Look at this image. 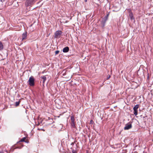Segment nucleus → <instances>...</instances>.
I'll use <instances>...</instances> for the list:
<instances>
[{
	"label": "nucleus",
	"mask_w": 153,
	"mask_h": 153,
	"mask_svg": "<svg viewBox=\"0 0 153 153\" xmlns=\"http://www.w3.org/2000/svg\"><path fill=\"white\" fill-rule=\"evenodd\" d=\"M34 78L32 77H30L29 78V80L28 81V82L29 85L31 86H33L34 85Z\"/></svg>",
	"instance_id": "f257e3e1"
},
{
	"label": "nucleus",
	"mask_w": 153,
	"mask_h": 153,
	"mask_svg": "<svg viewBox=\"0 0 153 153\" xmlns=\"http://www.w3.org/2000/svg\"><path fill=\"white\" fill-rule=\"evenodd\" d=\"M62 33V32L60 30H58L56 31L54 33L55 36L54 37L55 38H59L61 34Z\"/></svg>",
	"instance_id": "f03ea898"
},
{
	"label": "nucleus",
	"mask_w": 153,
	"mask_h": 153,
	"mask_svg": "<svg viewBox=\"0 0 153 153\" xmlns=\"http://www.w3.org/2000/svg\"><path fill=\"white\" fill-rule=\"evenodd\" d=\"M33 0H27L25 2V5L27 7L32 5L34 2Z\"/></svg>",
	"instance_id": "7ed1b4c3"
},
{
	"label": "nucleus",
	"mask_w": 153,
	"mask_h": 153,
	"mask_svg": "<svg viewBox=\"0 0 153 153\" xmlns=\"http://www.w3.org/2000/svg\"><path fill=\"white\" fill-rule=\"evenodd\" d=\"M74 120L75 119L74 116L73 115L71 116V126L73 128H74L75 127Z\"/></svg>",
	"instance_id": "20e7f679"
},
{
	"label": "nucleus",
	"mask_w": 153,
	"mask_h": 153,
	"mask_svg": "<svg viewBox=\"0 0 153 153\" xmlns=\"http://www.w3.org/2000/svg\"><path fill=\"white\" fill-rule=\"evenodd\" d=\"M131 128V124H127L125 127L124 128V129L125 130H128Z\"/></svg>",
	"instance_id": "39448f33"
},
{
	"label": "nucleus",
	"mask_w": 153,
	"mask_h": 153,
	"mask_svg": "<svg viewBox=\"0 0 153 153\" xmlns=\"http://www.w3.org/2000/svg\"><path fill=\"white\" fill-rule=\"evenodd\" d=\"M128 11L129 12V17H130L131 19L133 20L134 19L133 14L131 12V10L130 9L128 10Z\"/></svg>",
	"instance_id": "423d86ee"
},
{
	"label": "nucleus",
	"mask_w": 153,
	"mask_h": 153,
	"mask_svg": "<svg viewBox=\"0 0 153 153\" xmlns=\"http://www.w3.org/2000/svg\"><path fill=\"white\" fill-rule=\"evenodd\" d=\"M69 48L68 47L64 48L63 49V52L64 53H66L68 51Z\"/></svg>",
	"instance_id": "0eeeda50"
},
{
	"label": "nucleus",
	"mask_w": 153,
	"mask_h": 153,
	"mask_svg": "<svg viewBox=\"0 0 153 153\" xmlns=\"http://www.w3.org/2000/svg\"><path fill=\"white\" fill-rule=\"evenodd\" d=\"M107 20V18L103 19L101 21V24L103 27H104L106 21Z\"/></svg>",
	"instance_id": "6e6552de"
},
{
	"label": "nucleus",
	"mask_w": 153,
	"mask_h": 153,
	"mask_svg": "<svg viewBox=\"0 0 153 153\" xmlns=\"http://www.w3.org/2000/svg\"><path fill=\"white\" fill-rule=\"evenodd\" d=\"M27 36V33L26 32L23 33V34L22 35V40H23L25 39L26 38Z\"/></svg>",
	"instance_id": "1a4fd4ad"
},
{
	"label": "nucleus",
	"mask_w": 153,
	"mask_h": 153,
	"mask_svg": "<svg viewBox=\"0 0 153 153\" xmlns=\"http://www.w3.org/2000/svg\"><path fill=\"white\" fill-rule=\"evenodd\" d=\"M41 78L43 79V84H44L46 78V76H42Z\"/></svg>",
	"instance_id": "9d476101"
},
{
	"label": "nucleus",
	"mask_w": 153,
	"mask_h": 153,
	"mask_svg": "<svg viewBox=\"0 0 153 153\" xmlns=\"http://www.w3.org/2000/svg\"><path fill=\"white\" fill-rule=\"evenodd\" d=\"M3 44L1 42H0V51L3 50Z\"/></svg>",
	"instance_id": "9b49d317"
},
{
	"label": "nucleus",
	"mask_w": 153,
	"mask_h": 153,
	"mask_svg": "<svg viewBox=\"0 0 153 153\" xmlns=\"http://www.w3.org/2000/svg\"><path fill=\"white\" fill-rule=\"evenodd\" d=\"M26 139V138L25 137H24L22 138L19 141L21 142H25L26 143H27L28 142L27 141H25V140Z\"/></svg>",
	"instance_id": "f8f14e48"
},
{
	"label": "nucleus",
	"mask_w": 153,
	"mask_h": 153,
	"mask_svg": "<svg viewBox=\"0 0 153 153\" xmlns=\"http://www.w3.org/2000/svg\"><path fill=\"white\" fill-rule=\"evenodd\" d=\"M0 153H9L6 150H2L0 151Z\"/></svg>",
	"instance_id": "ddd939ff"
},
{
	"label": "nucleus",
	"mask_w": 153,
	"mask_h": 153,
	"mask_svg": "<svg viewBox=\"0 0 153 153\" xmlns=\"http://www.w3.org/2000/svg\"><path fill=\"white\" fill-rule=\"evenodd\" d=\"M139 106V105L137 104L134 106V110H137V109L138 108Z\"/></svg>",
	"instance_id": "4468645a"
},
{
	"label": "nucleus",
	"mask_w": 153,
	"mask_h": 153,
	"mask_svg": "<svg viewBox=\"0 0 153 153\" xmlns=\"http://www.w3.org/2000/svg\"><path fill=\"white\" fill-rule=\"evenodd\" d=\"M137 111L136 110H134V115H137Z\"/></svg>",
	"instance_id": "2eb2a0df"
},
{
	"label": "nucleus",
	"mask_w": 153,
	"mask_h": 153,
	"mask_svg": "<svg viewBox=\"0 0 153 153\" xmlns=\"http://www.w3.org/2000/svg\"><path fill=\"white\" fill-rule=\"evenodd\" d=\"M19 103H20V102L19 101L16 102V106L18 105H19Z\"/></svg>",
	"instance_id": "dca6fc26"
},
{
	"label": "nucleus",
	"mask_w": 153,
	"mask_h": 153,
	"mask_svg": "<svg viewBox=\"0 0 153 153\" xmlns=\"http://www.w3.org/2000/svg\"><path fill=\"white\" fill-rule=\"evenodd\" d=\"M59 51H55V54H57L59 53Z\"/></svg>",
	"instance_id": "f3484780"
},
{
	"label": "nucleus",
	"mask_w": 153,
	"mask_h": 153,
	"mask_svg": "<svg viewBox=\"0 0 153 153\" xmlns=\"http://www.w3.org/2000/svg\"><path fill=\"white\" fill-rule=\"evenodd\" d=\"M110 77V76H109L107 78V79H108Z\"/></svg>",
	"instance_id": "a211bd4d"
},
{
	"label": "nucleus",
	"mask_w": 153,
	"mask_h": 153,
	"mask_svg": "<svg viewBox=\"0 0 153 153\" xmlns=\"http://www.w3.org/2000/svg\"><path fill=\"white\" fill-rule=\"evenodd\" d=\"M108 14H107V17H106L105 19H106V18H107V19H108Z\"/></svg>",
	"instance_id": "6ab92c4d"
},
{
	"label": "nucleus",
	"mask_w": 153,
	"mask_h": 153,
	"mask_svg": "<svg viewBox=\"0 0 153 153\" xmlns=\"http://www.w3.org/2000/svg\"><path fill=\"white\" fill-rule=\"evenodd\" d=\"M87 0H85V2H87Z\"/></svg>",
	"instance_id": "aec40b11"
},
{
	"label": "nucleus",
	"mask_w": 153,
	"mask_h": 153,
	"mask_svg": "<svg viewBox=\"0 0 153 153\" xmlns=\"http://www.w3.org/2000/svg\"><path fill=\"white\" fill-rule=\"evenodd\" d=\"M0 1L1 2H2V0H0Z\"/></svg>",
	"instance_id": "412c9836"
},
{
	"label": "nucleus",
	"mask_w": 153,
	"mask_h": 153,
	"mask_svg": "<svg viewBox=\"0 0 153 153\" xmlns=\"http://www.w3.org/2000/svg\"><path fill=\"white\" fill-rule=\"evenodd\" d=\"M139 83L138 84V85H137V86H139Z\"/></svg>",
	"instance_id": "4be33fe9"
},
{
	"label": "nucleus",
	"mask_w": 153,
	"mask_h": 153,
	"mask_svg": "<svg viewBox=\"0 0 153 153\" xmlns=\"http://www.w3.org/2000/svg\"><path fill=\"white\" fill-rule=\"evenodd\" d=\"M92 122V120H91V122Z\"/></svg>",
	"instance_id": "5701e85b"
},
{
	"label": "nucleus",
	"mask_w": 153,
	"mask_h": 153,
	"mask_svg": "<svg viewBox=\"0 0 153 153\" xmlns=\"http://www.w3.org/2000/svg\"><path fill=\"white\" fill-rule=\"evenodd\" d=\"M134 83H137V82H134Z\"/></svg>",
	"instance_id": "b1692460"
},
{
	"label": "nucleus",
	"mask_w": 153,
	"mask_h": 153,
	"mask_svg": "<svg viewBox=\"0 0 153 153\" xmlns=\"http://www.w3.org/2000/svg\"><path fill=\"white\" fill-rule=\"evenodd\" d=\"M18 148H20V147H18Z\"/></svg>",
	"instance_id": "393cba45"
}]
</instances>
